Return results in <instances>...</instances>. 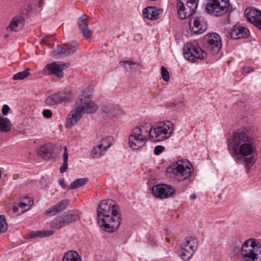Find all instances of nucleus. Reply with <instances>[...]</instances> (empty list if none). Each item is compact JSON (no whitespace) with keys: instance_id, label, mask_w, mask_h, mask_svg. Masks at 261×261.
<instances>
[{"instance_id":"nucleus-47","label":"nucleus","mask_w":261,"mask_h":261,"mask_svg":"<svg viewBox=\"0 0 261 261\" xmlns=\"http://www.w3.org/2000/svg\"><path fill=\"white\" fill-rule=\"evenodd\" d=\"M88 16L86 14H83L79 18V21H86Z\"/></svg>"},{"instance_id":"nucleus-9","label":"nucleus","mask_w":261,"mask_h":261,"mask_svg":"<svg viewBox=\"0 0 261 261\" xmlns=\"http://www.w3.org/2000/svg\"><path fill=\"white\" fill-rule=\"evenodd\" d=\"M205 40L204 45L207 50L213 54H218L220 51L222 47V41L218 34L213 33L207 34Z\"/></svg>"},{"instance_id":"nucleus-23","label":"nucleus","mask_w":261,"mask_h":261,"mask_svg":"<svg viewBox=\"0 0 261 261\" xmlns=\"http://www.w3.org/2000/svg\"><path fill=\"white\" fill-rule=\"evenodd\" d=\"M62 261H81V259L76 252L70 251L65 254Z\"/></svg>"},{"instance_id":"nucleus-4","label":"nucleus","mask_w":261,"mask_h":261,"mask_svg":"<svg viewBox=\"0 0 261 261\" xmlns=\"http://www.w3.org/2000/svg\"><path fill=\"white\" fill-rule=\"evenodd\" d=\"M76 109L71 111L66 120V126L70 128L81 119L83 113H92L97 110V107L91 101L90 95L86 90L82 92L76 102Z\"/></svg>"},{"instance_id":"nucleus-27","label":"nucleus","mask_w":261,"mask_h":261,"mask_svg":"<svg viewBox=\"0 0 261 261\" xmlns=\"http://www.w3.org/2000/svg\"><path fill=\"white\" fill-rule=\"evenodd\" d=\"M68 153L66 146L64 147V154H63V165L60 168V172L61 173L65 172L68 169Z\"/></svg>"},{"instance_id":"nucleus-7","label":"nucleus","mask_w":261,"mask_h":261,"mask_svg":"<svg viewBox=\"0 0 261 261\" xmlns=\"http://www.w3.org/2000/svg\"><path fill=\"white\" fill-rule=\"evenodd\" d=\"M183 53L185 58L192 63H194L196 59H204L207 56L206 53L196 41L187 43L184 47Z\"/></svg>"},{"instance_id":"nucleus-34","label":"nucleus","mask_w":261,"mask_h":261,"mask_svg":"<svg viewBox=\"0 0 261 261\" xmlns=\"http://www.w3.org/2000/svg\"><path fill=\"white\" fill-rule=\"evenodd\" d=\"M81 32L85 38H90L91 36V32L89 30L88 24H86L80 28Z\"/></svg>"},{"instance_id":"nucleus-5","label":"nucleus","mask_w":261,"mask_h":261,"mask_svg":"<svg viewBox=\"0 0 261 261\" xmlns=\"http://www.w3.org/2000/svg\"><path fill=\"white\" fill-rule=\"evenodd\" d=\"M235 252H241L245 261H261V245L254 240H247L240 247H234Z\"/></svg>"},{"instance_id":"nucleus-25","label":"nucleus","mask_w":261,"mask_h":261,"mask_svg":"<svg viewBox=\"0 0 261 261\" xmlns=\"http://www.w3.org/2000/svg\"><path fill=\"white\" fill-rule=\"evenodd\" d=\"M87 182L88 179L86 178H82L76 179L70 184L68 188V190L79 188L87 184Z\"/></svg>"},{"instance_id":"nucleus-26","label":"nucleus","mask_w":261,"mask_h":261,"mask_svg":"<svg viewBox=\"0 0 261 261\" xmlns=\"http://www.w3.org/2000/svg\"><path fill=\"white\" fill-rule=\"evenodd\" d=\"M177 10L178 16L180 19H185L187 18H182L180 17L179 13L186 12L189 10V8H187L186 5H185V3L183 2V0H177Z\"/></svg>"},{"instance_id":"nucleus-18","label":"nucleus","mask_w":261,"mask_h":261,"mask_svg":"<svg viewBox=\"0 0 261 261\" xmlns=\"http://www.w3.org/2000/svg\"><path fill=\"white\" fill-rule=\"evenodd\" d=\"M70 204L69 200H63L48 208L45 213L47 215H55L58 213L65 210Z\"/></svg>"},{"instance_id":"nucleus-16","label":"nucleus","mask_w":261,"mask_h":261,"mask_svg":"<svg viewBox=\"0 0 261 261\" xmlns=\"http://www.w3.org/2000/svg\"><path fill=\"white\" fill-rule=\"evenodd\" d=\"M249 34V31L246 28L233 26L228 33V37L232 39H239L247 38Z\"/></svg>"},{"instance_id":"nucleus-3","label":"nucleus","mask_w":261,"mask_h":261,"mask_svg":"<svg viewBox=\"0 0 261 261\" xmlns=\"http://www.w3.org/2000/svg\"><path fill=\"white\" fill-rule=\"evenodd\" d=\"M97 213L98 223L103 230L112 232L118 228L121 224V215L114 201L111 199L101 201Z\"/></svg>"},{"instance_id":"nucleus-45","label":"nucleus","mask_w":261,"mask_h":261,"mask_svg":"<svg viewBox=\"0 0 261 261\" xmlns=\"http://www.w3.org/2000/svg\"><path fill=\"white\" fill-rule=\"evenodd\" d=\"M253 71V69L250 67H245V68H244V69H243V71L245 72H246L247 73H248L251 71Z\"/></svg>"},{"instance_id":"nucleus-41","label":"nucleus","mask_w":261,"mask_h":261,"mask_svg":"<svg viewBox=\"0 0 261 261\" xmlns=\"http://www.w3.org/2000/svg\"><path fill=\"white\" fill-rule=\"evenodd\" d=\"M10 110L9 107L7 105H4L2 108V114L4 116H6Z\"/></svg>"},{"instance_id":"nucleus-10","label":"nucleus","mask_w":261,"mask_h":261,"mask_svg":"<svg viewBox=\"0 0 261 261\" xmlns=\"http://www.w3.org/2000/svg\"><path fill=\"white\" fill-rule=\"evenodd\" d=\"M197 248V240L194 238L186 239L185 246L180 252V256L183 260H188L193 256Z\"/></svg>"},{"instance_id":"nucleus-17","label":"nucleus","mask_w":261,"mask_h":261,"mask_svg":"<svg viewBox=\"0 0 261 261\" xmlns=\"http://www.w3.org/2000/svg\"><path fill=\"white\" fill-rule=\"evenodd\" d=\"M24 21L23 17L19 15H16L11 19L7 30L12 32H18L22 29Z\"/></svg>"},{"instance_id":"nucleus-49","label":"nucleus","mask_w":261,"mask_h":261,"mask_svg":"<svg viewBox=\"0 0 261 261\" xmlns=\"http://www.w3.org/2000/svg\"><path fill=\"white\" fill-rule=\"evenodd\" d=\"M18 211V207L16 206H14L13 207V211L14 212V213H16Z\"/></svg>"},{"instance_id":"nucleus-35","label":"nucleus","mask_w":261,"mask_h":261,"mask_svg":"<svg viewBox=\"0 0 261 261\" xmlns=\"http://www.w3.org/2000/svg\"><path fill=\"white\" fill-rule=\"evenodd\" d=\"M161 75L163 80L166 82H168L170 79L169 73L167 69L164 67H161Z\"/></svg>"},{"instance_id":"nucleus-40","label":"nucleus","mask_w":261,"mask_h":261,"mask_svg":"<svg viewBox=\"0 0 261 261\" xmlns=\"http://www.w3.org/2000/svg\"><path fill=\"white\" fill-rule=\"evenodd\" d=\"M61 217H62V223L63 227L70 224L66 215H61Z\"/></svg>"},{"instance_id":"nucleus-12","label":"nucleus","mask_w":261,"mask_h":261,"mask_svg":"<svg viewBox=\"0 0 261 261\" xmlns=\"http://www.w3.org/2000/svg\"><path fill=\"white\" fill-rule=\"evenodd\" d=\"M152 191L153 195L161 199L167 198L175 192L174 189L170 186L160 184L152 187Z\"/></svg>"},{"instance_id":"nucleus-37","label":"nucleus","mask_w":261,"mask_h":261,"mask_svg":"<svg viewBox=\"0 0 261 261\" xmlns=\"http://www.w3.org/2000/svg\"><path fill=\"white\" fill-rule=\"evenodd\" d=\"M120 63H123L124 64V68L127 70H131L132 68L134 66V65H136V64L133 62H131L129 61H124L123 62H120Z\"/></svg>"},{"instance_id":"nucleus-38","label":"nucleus","mask_w":261,"mask_h":261,"mask_svg":"<svg viewBox=\"0 0 261 261\" xmlns=\"http://www.w3.org/2000/svg\"><path fill=\"white\" fill-rule=\"evenodd\" d=\"M165 149L164 147L161 145H159L155 147L154 149V153L155 155H159L161 153H162L164 150Z\"/></svg>"},{"instance_id":"nucleus-8","label":"nucleus","mask_w":261,"mask_h":261,"mask_svg":"<svg viewBox=\"0 0 261 261\" xmlns=\"http://www.w3.org/2000/svg\"><path fill=\"white\" fill-rule=\"evenodd\" d=\"M229 5L228 0H208L206 11L210 14L220 16L227 12Z\"/></svg>"},{"instance_id":"nucleus-30","label":"nucleus","mask_w":261,"mask_h":261,"mask_svg":"<svg viewBox=\"0 0 261 261\" xmlns=\"http://www.w3.org/2000/svg\"><path fill=\"white\" fill-rule=\"evenodd\" d=\"M50 226L55 229H60L63 226L62 217L61 216L57 217L51 223Z\"/></svg>"},{"instance_id":"nucleus-29","label":"nucleus","mask_w":261,"mask_h":261,"mask_svg":"<svg viewBox=\"0 0 261 261\" xmlns=\"http://www.w3.org/2000/svg\"><path fill=\"white\" fill-rule=\"evenodd\" d=\"M30 74L29 69H26L24 70L14 74L13 76V80H22L28 77Z\"/></svg>"},{"instance_id":"nucleus-39","label":"nucleus","mask_w":261,"mask_h":261,"mask_svg":"<svg viewBox=\"0 0 261 261\" xmlns=\"http://www.w3.org/2000/svg\"><path fill=\"white\" fill-rule=\"evenodd\" d=\"M43 116L46 118H50L52 116V112L50 110L46 109L43 111Z\"/></svg>"},{"instance_id":"nucleus-11","label":"nucleus","mask_w":261,"mask_h":261,"mask_svg":"<svg viewBox=\"0 0 261 261\" xmlns=\"http://www.w3.org/2000/svg\"><path fill=\"white\" fill-rule=\"evenodd\" d=\"M190 30L194 34H199L204 32L207 29L206 23L201 17L193 16L189 21Z\"/></svg>"},{"instance_id":"nucleus-44","label":"nucleus","mask_w":261,"mask_h":261,"mask_svg":"<svg viewBox=\"0 0 261 261\" xmlns=\"http://www.w3.org/2000/svg\"><path fill=\"white\" fill-rule=\"evenodd\" d=\"M77 24L79 26V28H81L84 27V25L87 24L88 23L86 21H80V22L79 18L77 20Z\"/></svg>"},{"instance_id":"nucleus-2","label":"nucleus","mask_w":261,"mask_h":261,"mask_svg":"<svg viewBox=\"0 0 261 261\" xmlns=\"http://www.w3.org/2000/svg\"><path fill=\"white\" fill-rule=\"evenodd\" d=\"M228 147L232 156L237 158L246 157L245 165L249 169L255 161L252 155L255 148L253 139L249 134L243 131H238L228 140Z\"/></svg>"},{"instance_id":"nucleus-42","label":"nucleus","mask_w":261,"mask_h":261,"mask_svg":"<svg viewBox=\"0 0 261 261\" xmlns=\"http://www.w3.org/2000/svg\"><path fill=\"white\" fill-rule=\"evenodd\" d=\"M253 25L261 31V18L256 21Z\"/></svg>"},{"instance_id":"nucleus-46","label":"nucleus","mask_w":261,"mask_h":261,"mask_svg":"<svg viewBox=\"0 0 261 261\" xmlns=\"http://www.w3.org/2000/svg\"><path fill=\"white\" fill-rule=\"evenodd\" d=\"M48 36H46L45 38L42 39L40 41V43L42 44H46L48 45V42L47 41V39L48 38Z\"/></svg>"},{"instance_id":"nucleus-33","label":"nucleus","mask_w":261,"mask_h":261,"mask_svg":"<svg viewBox=\"0 0 261 261\" xmlns=\"http://www.w3.org/2000/svg\"><path fill=\"white\" fill-rule=\"evenodd\" d=\"M8 224L4 215H0V233L5 232L8 229Z\"/></svg>"},{"instance_id":"nucleus-21","label":"nucleus","mask_w":261,"mask_h":261,"mask_svg":"<svg viewBox=\"0 0 261 261\" xmlns=\"http://www.w3.org/2000/svg\"><path fill=\"white\" fill-rule=\"evenodd\" d=\"M144 17L148 19H156L159 17V11L155 7H148L143 11Z\"/></svg>"},{"instance_id":"nucleus-13","label":"nucleus","mask_w":261,"mask_h":261,"mask_svg":"<svg viewBox=\"0 0 261 261\" xmlns=\"http://www.w3.org/2000/svg\"><path fill=\"white\" fill-rule=\"evenodd\" d=\"M70 98V96L69 94L59 92L48 96L45 100V103L47 106H54L69 101Z\"/></svg>"},{"instance_id":"nucleus-1","label":"nucleus","mask_w":261,"mask_h":261,"mask_svg":"<svg viewBox=\"0 0 261 261\" xmlns=\"http://www.w3.org/2000/svg\"><path fill=\"white\" fill-rule=\"evenodd\" d=\"M173 130L174 125L169 121L159 122L154 127L147 123L136 126L129 136V146L133 149H139L149 139L155 142L165 140L171 136Z\"/></svg>"},{"instance_id":"nucleus-15","label":"nucleus","mask_w":261,"mask_h":261,"mask_svg":"<svg viewBox=\"0 0 261 261\" xmlns=\"http://www.w3.org/2000/svg\"><path fill=\"white\" fill-rule=\"evenodd\" d=\"M78 43L72 42L65 44V48L58 46L57 54L54 55L55 57H65L73 54L77 49Z\"/></svg>"},{"instance_id":"nucleus-14","label":"nucleus","mask_w":261,"mask_h":261,"mask_svg":"<svg viewBox=\"0 0 261 261\" xmlns=\"http://www.w3.org/2000/svg\"><path fill=\"white\" fill-rule=\"evenodd\" d=\"M64 65L58 64L57 62H53L47 64L43 69L42 72L45 75L55 74L57 77L61 78L63 76Z\"/></svg>"},{"instance_id":"nucleus-43","label":"nucleus","mask_w":261,"mask_h":261,"mask_svg":"<svg viewBox=\"0 0 261 261\" xmlns=\"http://www.w3.org/2000/svg\"><path fill=\"white\" fill-rule=\"evenodd\" d=\"M59 185L63 188H66L67 187V186L65 184V180L64 179H60L59 181Z\"/></svg>"},{"instance_id":"nucleus-24","label":"nucleus","mask_w":261,"mask_h":261,"mask_svg":"<svg viewBox=\"0 0 261 261\" xmlns=\"http://www.w3.org/2000/svg\"><path fill=\"white\" fill-rule=\"evenodd\" d=\"M66 215L70 224L76 221L81 218V213L77 210L71 211Z\"/></svg>"},{"instance_id":"nucleus-22","label":"nucleus","mask_w":261,"mask_h":261,"mask_svg":"<svg viewBox=\"0 0 261 261\" xmlns=\"http://www.w3.org/2000/svg\"><path fill=\"white\" fill-rule=\"evenodd\" d=\"M54 232V231L50 230L32 231L30 233L29 237L32 239L46 238L52 236Z\"/></svg>"},{"instance_id":"nucleus-28","label":"nucleus","mask_w":261,"mask_h":261,"mask_svg":"<svg viewBox=\"0 0 261 261\" xmlns=\"http://www.w3.org/2000/svg\"><path fill=\"white\" fill-rule=\"evenodd\" d=\"M113 139L111 136H108L101 140L99 147H102L105 151H106L108 148H110L112 145Z\"/></svg>"},{"instance_id":"nucleus-50","label":"nucleus","mask_w":261,"mask_h":261,"mask_svg":"<svg viewBox=\"0 0 261 261\" xmlns=\"http://www.w3.org/2000/svg\"><path fill=\"white\" fill-rule=\"evenodd\" d=\"M101 110L102 111L105 112V113H106L110 112L109 111H107L106 110H105V108H102Z\"/></svg>"},{"instance_id":"nucleus-36","label":"nucleus","mask_w":261,"mask_h":261,"mask_svg":"<svg viewBox=\"0 0 261 261\" xmlns=\"http://www.w3.org/2000/svg\"><path fill=\"white\" fill-rule=\"evenodd\" d=\"M23 200H28V202H27L25 201H24V202L22 201L19 203V207L22 209L24 208L27 206L31 205L33 204V201L32 200H31V198L28 196L24 197Z\"/></svg>"},{"instance_id":"nucleus-6","label":"nucleus","mask_w":261,"mask_h":261,"mask_svg":"<svg viewBox=\"0 0 261 261\" xmlns=\"http://www.w3.org/2000/svg\"><path fill=\"white\" fill-rule=\"evenodd\" d=\"M193 172V168L187 160H178L173 163L167 168V172L178 182L188 179Z\"/></svg>"},{"instance_id":"nucleus-52","label":"nucleus","mask_w":261,"mask_h":261,"mask_svg":"<svg viewBox=\"0 0 261 261\" xmlns=\"http://www.w3.org/2000/svg\"><path fill=\"white\" fill-rule=\"evenodd\" d=\"M25 211H26V210L22 211L21 212V214H22V213H24V212H25Z\"/></svg>"},{"instance_id":"nucleus-20","label":"nucleus","mask_w":261,"mask_h":261,"mask_svg":"<svg viewBox=\"0 0 261 261\" xmlns=\"http://www.w3.org/2000/svg\"><path fill=\"white\" fill-rule=\"evenodd\" d=\"M189 10L185 13H179L181 17L188 18L195 13L196 9L198 6L197 0H183Z\"/></svg>"},{"instance_id":"nucleus-31","label":"nucleus","mask_w":261,"mask_h":261,"mask_svg":"<svg viewBox=\"0 0 261 261\" xmlns=\"http://www.w3.org/2000/svg\"><path fill=\"white\" fill-rule=\"evenodd\" d=\"M102 148L98 145L97 147H93L91 155L93 158H98L102 154Z\"/></svg>"},{"instance_id":"nucleus-19","label":"nucleus","mask_w":261,"mask_h":261,"mask_svg":"<svg viewBox=\"0 0 261 261\" xmlns=\"http://www.w3.org/2000/svg\"><path fill=\"white\" fill-rule=\"evenodd\" d=\"M245 15L247 20L254 24L261 18V11L254 8H248L245 11Z\"/></svg>"},{"instance_id":"nucleus-51","label":"nucleus","mask_w":261,"mask_h":261,"mask_svg":"<svg viewBox=\"0 0 261 261\" xmlns=\"http://www.w3.org/2000/svg\"><path fill=\"white\" fill-rule=\"evenodd\" d=\"M42 0H40L39 2V5L40 6L42 5Z\"/></svg>"},{"instance_id":"nucleus-32","label":"nucleus","mask_w":261,"mask_h":261,"mask_svg":"<svg viewBox=\"0 0 261 261\" xmlns=\"http://www.w3.org/2000/svg\"><path fill=\"white\" fill-rule=\"evenodd\" d=\"M52 150L51 149H48V146L44 145L40 147V150L38 151V153L43 158H46L51 155Z\"/></svg>"},{"instance_id":"nucleus-48","label":"nucleus","mask_w":261,"mask_h":261,"mask_svg":"<svg viewBox=\"0 0 261 261\" xmlns=\"http://www.w3.org/2000/svg\"><path fill=\"white\" fill-rule=\"evenodd\" d=\"M196 197H197L195 193L191 195V196H190V198L193 200L195 199L196 198Z\"/></svg>"}]
</instances>
